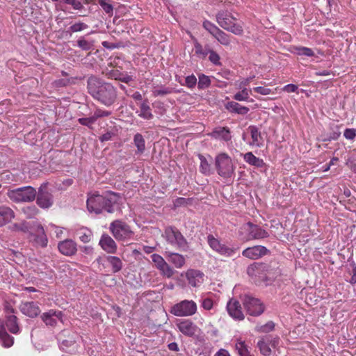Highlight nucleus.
<instances>
[{
  "label": "nucleus",
  "mask_w": 356,
  "mask_h": 356,
  "mask_svg": "<svg viewBox=\"0 0 356 356\" xmlns=\"http://www.w3.org/2000/svg\"><path fill=\"white\" fill-rule=\"evenodd\" d=\"M99 82L96 79H90L88 81L89 92L103 104L108 106L112 105L117 97L116 90L110 83H103L99 86L98 90L96 85Z\"/></svg>",
  "instance_id": "obj_1"
},
{
  "label": "nucleus",
  "mask_w": 356,
  "mask_h": 356,
  "mask_svg": "<svg viewBox=\"0 0 356 356\" xmlns=\"http://www.w3.org/2000/svg\"><path fill=\"white\" fill-rule=\"evenodd\" d=\"M109 231L118 241H128L134 239V232L131 227L122 220H115L111 222Z\"/></svg>",
  "instance_id": "obj_2"
},
{
  "label": "nucleus",
  "mask_w": 356,
  "mask_h": 356,
  "mask_svg": "<svg viewBox=\"0 0 356 356\" xmlns=\"http://www.w3.org/2000/svg\"><path fill=\"white\" fill-rule=\"evenodd\" d=\"M8 197L13 202H31L36 196V191L31 186L22 187L8 192Z\"/></svg>",
  "instance_id": "obj_3"
},
{
  "label": "nucleus",
  "mask_w": 356,
  "mask_h": 356,
  "mask_svg": "<svg viewBox=\"0 0 356 356\" xmlns=\"http://www.w3.org/2000/svg\"><path fill=\"white\" fill-rule=\"evenodd\" d=\"M197 311L196 303L193 300H184L172 307L170 313L176 316H188Z\"/></svg>",
  "instance_id": "obj_4"
},
{
  "label": "nucleus",
  "mask_w": 356,
  "mask_h": 356,
  "mask_svg": "<svg viewBox=\"0 0 356 356\" xmlns=\"http://www.w3.org/2000/svg\"><path fill=\"white\" fill-rule=\"evenodd\" d=\"M243 305L247 313L250 316H260L265 310V307L261 300L251 295L244 296Z\"/></svg>",
  "instance_id": "obj_5"
},
{
  "label": "nucleus",
  "mask_w": 356,
  "mask_h": 356,
  "mask_svg": "<svg viewBox=\"0 0 356 356\" xmlns=\"http://www.w3.org/2000/svg\"><path fill=\"white\" fill-rule=\"evenodd\" d=\"M164 236L172 245L183 248L186 245V241L181 233L175 227H169L165 229Z\"/></svg>",
  "instance_id": "obj_6"
},
{
  "label": "nucleus",
  "mask_w": 356,
  "mask_h": 356,
  "mask_svg": "<svg viewBox=\"0 0 356 356\" xmlns=\"http://www.w3.org/2000/svg\"><path fill=\"white\" fill-rule=\"evenodd\" d=\"M155 267L159 270L160 274L165 277L170 278L175 274L174 269L158 254H153L151 256Z\"/></svg>",
  "instance_id": "obj_7"
},
{
  "label": "nucleus",
  "mask_w": 356,
  "mask_h": 356,
  "mask_svg": "<svg viewBox=\"0 0 356 356\" xmlns=\"http://www.w3.org/2000/svg\"><path fill=\"white\" fill-rule=\"evenodd\" d=\"M270 254V251L263 245L248 247L242 252V255L246 258L256 260Z\"/></svg>",
  "instance_id": "obj_8"
},
{
  "label": "nucleus",
  "mask_w": 356,
  "mask_h": 356,
  "mask_svg": "<svg viewBox=\"0 0 356 356\" xmlns=\"http://www.w3.org/2000/svg\"><path fill=\"white\" fill-rule=\"evenodd\" d=\"M15 313L13 308H7L5 319L4 327H6L10 332L14 334L20 333V327L17 316L13 314Z\"/></svg>",
  "instance_id": "obj_9"
},
{
  "label": "nucleus",
  "mask_w": 356,
  "mask_h": 356,
  "mask_svg": "<svg viewBox=\"0 0 356 356\" xmlns=\"http://www.w3.org/2000/svg\"><path fill=\"white\" fill-rule=\"evenodd\" d=\"M104 195L93 194L87 200V207L90 212L100 213L104 211Z\"/></svg>",
  "instance_id": "obj_10"
},
{
  "label": "nucleus",
  "mask_w": 356,
  "mask_h": 356,
  "mask_svg": "<svg viewBox=\"0 0 356 356\" xmlns=\"http://www.w3.org/2000/svg\"><path fill=\"white\" fill-rule=\"evenodd\" d=\"M224 30L240 35L243 32L242 26L240 25L238 20L232 16L230 13H224Z\"/></svg>",
  "instance_id": "obj_11"
},
{
  "label": "nucleus",
  "mask_w": 356,
  "mask_h": 356,
  "mask_svg": "<svg viewBox=\"0 0 356 356\" xmlns=\"http://www.w3.org/2000/svg\"><path fill=\"white\" fill-rule=\"evenodd\" d=\"M185 276L189 285L193 287H199L204 279V274L202 271L193 268L187 270Z\"/></svg>",
  "instance_id": "obj_12"
},
{
  "label": "nucleus",
  "mask_w": 356,
  "mask_h": 356,
  "mask_svg": "<svg viewBox=\"0 0 356 356\" xmlns=\"http://www.w3.org/2000/svg\"><path fill=\"white\" fill-rule=\"evenodd\" d=\"M63 316L61 311L50 309L41 315V319L47 326L54 327L58 321H62Z\"/></svg>",
  "instance_id": "obj_13"
},
{
  "label": "nucleus",
  "mask_w": 356,
  "mask_h": 356,
  "mask_svg": "<svg viewBox=\"0 0 356 356\" xmlns=\"http://www.w3.org/2000/svg\"><path fill=\"white\" fill-rule=\"evenodd\" d=\"M104 211L108 213H113L114 211V206L120 204L122 198L121 196L116 193L111 191H106L104 193Z\"/></svg>",
  "instance_id": "obj_14"
},
{
  "label": "nucleus",
  "mask_w": 356,
  "mask_h": 356,
  "mask_svg": "<svg viewBox=\"0 0 356 356\" xmlns=\"http://www.w3.org/2000/svg\"><path fill=\"white\" fill-rule=\"evenodd\" d=\"M99 245L108 254H115L118 245L114 239L107 234L102 235L99 241Z\"/></svg>",
  "instance_id": "obj_15"
},
{
  "label": "nucleus",
  "mask_w": 356,
  "mask_h": 356,
  "mask_svg": "<svg viewBox=\"0 0 356 356\" xmlns=\"http://www.w3.org/2000/svg\"><path fill=\"white\" fill-rule=\"evenodd\" d=\"M35 234H30V240L33 241L35 245L44 248L47 245L48 239L45 234L43 227L37 225L35 228Z\"/></svg>",
  "instance_id": "obj_16"
},
{
  "label": "nucleus",
  "mask_w": 356,
  "mask_h": 356,
  "mask_svg": "<svg viewBox=\"0 0 356 356\" xmlns=\"http://www.w3.org/2000/svg\"><path fill=\"white\" fill-rule=\"evenodd\" d=\"M179 330L186 336L192 337L197 331V327L190 320H179L177 323Z\"/></svg>",
  "instance_id": "obj_17"
},
{
  "label": "nucleus",
  "mask_w": 356,
  "mask_h": 356,
  "mask_svg": "<svg viewBox=\"0 0 356 356\" xmlns=\"http://www.w3.org/2000/svg\"><path fill=\"white\" fill-rule=\"evenodd\" d=\"M227 311L229 316L234 319L242 320L244 315L241 311V307L238 301L229 300L226 306Z\"/></svg>",
  "instance_id": "obj_18"
},
{
  "label": "nucleus",
  "mask_w": 356,
  "mask_h": 356,
  "mask_svg": "<svg viewBox=\"0 0 356 356\" xmlns=\"http://www.w3.org/2000/svg\"><path fill=\"white\" fill-rule=\"evenodd\" d=\"M20 310L22 314L30 318H35L40 313L39 306L34 302H22L20 305Z\"/></svg>",
  "instance_id": "obj_19"
},
{
  "label": "nucleus",
  "mask_w": 356,
  "mask_h": 356,
  "mask_svg": "<svg viewBox=\"0 0 356 356\" xmlns=\"http://www.w3.org/2000/svg\"><path fill=\"white\" fill-rule=\"evenodd\" d=\"M248 225L249 226V239H261L269 236L268 232L259 225H254L252 222H248Z\"/></svg>",
  "instance_id": "obj_20"
},
{
  "label": "nucleus",
  "mask_w": 356,
  "mask_h": 356,
  "mask_svg": "<svg viewBox=\"0 0 356 356\" xmlns=\"http://www.w3.org/2000/svg\"><path fill=\"white\" fill-rule=\"evenodd\" d=\"M36 202L40 207L43 209L49 208L53 204L52 196L51 193L44 191L41 187L39 190Z\"/></svg>",
  "instance_id": "obj_21"
},
{
  "label": "nucleus",
  "mask_w": 356,
  "mask_h": 356,
  "mask_svg": "<svg viewBox=\"0 0 356 356\" xmlns=\"http://www.w3.org/2000/svg\"><path fill=\"white\" fill-rule=\"evenodd\" d=\"M60 252L66 256H71L76 252V244L72 240H65L58 243Z\"/></svg>",
  "instance_id": "obj_22"
},
{
  "label": "nucleus",
  "mask_w": 356,
  "mask_h": 356,
  "mask_svg": "<svg viewBox=\"0 0 356 356\" xmlns=\"http://www.w3.org/2000/svg\"><path fill=\"white\" fill-rule=\"evenodd\" d=\"M164 255L168 261L174 265L177 268H181L185 265V257L179 253L165 251Z\"/></svg>",
  "instance_id": "obj_23"
},
{
  "label": "nucleus",
  "mask_w": 356,
  "mask_h": 356,
  "mask_svg": "<svg viewBox=\"0 0 356 356\" xmlns=\"http://www.w3.org/2000/svg\"><path fill=\"white\" fill-rule=\"evenodd\" d=\"M15 218L14 211L8 207H0V227L5 225Z\"/></svg>",
  "instance_id": "obj_24"
},
{
  "label": "nucleus",
  "mask_w": 356,
  "mask_h": 356,
  "mask_svg": "<svg viewBox=\"0 0 356 356\" xmlns=\"http://www.w3.org/2000/svg\"><path fill=\"white\" fill-rule=\"evenodd\" d=\"M248 129L250 131L252 138V141L249 143V145L259 147H261L264 140L259 129L256 126L251 125L248 127Z\"/></svg>",
  "instance_id": "obj_25"
},
{
  "label": "nucleus",
  "mask_w": 356,
  "mask_h": 356,
  "mask_svg": "<svg viewBox=\"0 0 356 356\" xmlns=\"http://www.w3.org/2000/svg\"><path fill=\"white\" fill-rule=\"evenodd\" d=\"M0 343L4 348H10L14 343V338L8 334L3 323H0Z\"/></svg>",
  "instance_id": "obj_26"
},
{
  "label": "nucleus",
  "mask_w": 356,
  "mask_h": 356,
  "mask_svg": "<svg viewBox=\"0 0 356 356\" xmlns=\"http://www.w3.org/2000/svg\"><path fill=\"white\" fill-rule=\"evenodd\" d=\"M225 108L231 113H234L239 115H245L250 111L248 107L242 106L236 102H229L227 104H226Z\"/></svg>",
  "instance_id": "obj_27"
},
{
  "label": "nucleus",
  "mask_w": 356,
  "mask_h": 356,
  "mask_svg": "<svg viewBox=\"0 0 356 356\" xmlns=\"http://www.w3.org/2000/svg\"><path fill=\"white\" fill-rule=\"evenodd\" d=\"M243 159L246 163L257 168H261L266 165L263 159L256 157L251 152L245 153Z\"/></svg>",
  "instance_id": "obj_28"
},
{
  "label": "nucleus",
  "mask_w": 356,
  "mask_h": 356,
  "mask_svg": "<svg viewBox=\"0 0 356 356\" xmlns=\"http://www.w3.org/2000/svg\"><path fill=\"white\" fill-rule=\"evenodd\" d=\"M138 116L145 120H151L153 118V114L152 113V110L147 99L144 100L140 104V111Z\"/></svg>",
  "instance_id": "obj_29"
},
{
  "label": "nucleus",
  "mask_w": 356,
  "mask_h": 356,
  "mask_svg": "<svg viewBox=\"0 0 356 356\" xmlns=\"http://www.w3.org/2000/svg\"><path fill=\"white\" fill-rule=\"evenodd\" d=\"M106 261L111 266L112 272L113 273H118L122 269L123 263L119 257L115 256H108L106 257Z\"/></svg>",
  "instance_id": "obj_30"
},
{
  "label": "nucleus",
  "mask_w": 356,
  "mask_h": 356,
  "mask_svg": "<svg viewBox=\"0 0 356 356\" xmlns=\"http://www.w3.org/2000/svg\"><path fill=\"white\" fill-rule=\"evenodd\" d=\"M76 235L84 243H88L92 238V232L86 227H81L76 231Z\"/></svg>",
  "instance_id": "obj_31"
},
{
  "label": "nucleus",
  "mask_w": 356,
  "mask_h": 356,
  "mask_svg": "<svg viewBox=\"0 0 356 356\" xmlns=\"http://www.w3.org/2000/svg\"><path fill=\"white\" fill-rule=\"evenodd\" d=\"M267 265L262 262H254L248 266L247 268V273L250 276H256L257 273L264 270L267 268Z\"/></svg>",
  "instance_id": "obj_32"
},
{
  "label": "nucleus",
  "mask_w": 356,
  "mask_h": 356,
  "mask_svg": "<svg viewBox=\"0 0 356 356\" xmlns=\"http://www.w3.org/2000/svg\"><path fill=\"white\" fill-rule=\"evenodd\" d=\"M224 178H230L234 175V166L231 159L224 153Z\"/></svg>",
  "instance_id": "obj_33"
},
{
  "label": "nucleus",
  "mask_w": 356,
  "mask_h": 356,
  "mask_svg": "<svg viewBox=\"0 0 356 356\" xmlns=\"http://www.w3.org/2000/svg\"><path fill=\"white\" fill-rule=\"evenodd\" d=\"M175 92L173 88L171 87H165L163 86H154L152 89V95L154 97L158 96H164L169 94H171Z\"/></svg>",
  "instance_id": "obj_34"
},
{
  "label": "nucleus",
  "mask_w": 356,
  "mask_h": 356,
  "mask_svg": "<svg viewBox=\"0 0 356 356\" xmlns=\"http://www.w3.org/2000/svg\"><path fill=\"white\" fill-rule=\"evenodd\" d=\"M204 27L212 35H213L219 42H220L221 38V31L214 24L211 23L210 22L206 21L204 22Z\"/></svg>",
  "instance_id": "obj_35"
},
{
  "label": "nucleus",
  "mask_w": 356,
  "mask_h": 356,
  "mask_svg": "<svg viewBox=\"0 0 356 356\" xmlns=\"http://www.w3.org/2000/svg\"><path fill=\"white\" fill-rule=\"evenodd\" d=\"M257 346L259 348L261 353L264 356H269L271 354V349L269 347V343L264 337H262L257 342Z\"/></svg>",
  "instance_id": "obj_36"
},
{
  "label": "nucleus",
  "mask_w": 356,
  "mask_h": 356,
  "mask_svg": "<svg viewBox=\"0 0 356 356\" xmlns=\"http://www.w3.org/2000/svg\"><path fill=\"white\" fill-rule=\"evenodd\" d=\"M134 143L137 147L138 152L143 153L145 149V142L140 134H136L134 138Z\"/></svg>",
  "instance_id": "obj_37"
},
{
  "label": "nucleus",
  "mask_w": 356,
  "mask_h": 356,
  "mask_svg": "<svg viewBox=\"0 0 356 356\" xmlns=\"http://www.w3.org/2000/svg\"><path fill=\"white\" fill-rule=\"evenodd\" d=\"M208 243L213 250L218 252H220L222 250V246L220 241L212 235L208 236Z\"/></svg>",
  "instance_id": "obj_38"
},
{
  "label": "nucleus",
  "mask_w": 356,
  "mask_h": 356,
  "mask_svg": "<svg viewBox=\"0 0 356 356\" xmlns=\"http://www.w3.org/2000/svg\"><path fill=\"white\" fill-rule=\"evenodd\" d=\"M275 323L272 321H270L267 322L265 325H257L256 327V330L261 333H268L273 331L275 329Z\"/></svg>",
  "instance_id": "obj_39"
},
{
  "label": "nucleus",
  "mask_w": 356,
  "mask_h": 356,
  "mask_svg": "<svg viewBox=\"0 0 356 356\" xmlns=\"http://www.w3.org/2000/svg\"><path fill=\"white\" fill-rule=\"evenodd\" d=\"M296 54L299 56H305L312 57L314 55L313 50L310 48L305 47H298L295 48Z\"/></svg>",
  "instance_id": "obj_40"
},
{
  "label": "nucleus",
  "mask_w": 356,
  "mask_h": 356,
  "mask_svg": "<svg viewBox=\"0 0 356 356\" xmlns=\"http://www.w3.org/2000/svg\"><path fill=\"white\" fill-rule=\"evenodd\" d=\"M236 349L240 356H249L250 352L244 341H240L236 344Z\"/></svg>",
  "instance_id": "obj_41"
},
{
  "label": "nucleus",
  "mask_w": 356,
  "mask_h": 356,
  "mask_svg": "<svg viewBox=\"0 0 356 356\" xmlns=\"http://www.w3.org/2000/svg\"><path fill=\"white\" fill-rule=\"evenodd\" d=\"M99 4L108 15L111 16L113 15V7L107 0H99Z\"/></svg>",
  "instance_id": "obj_42"
},
{
  "label": "nucleus",
  "mask_w": 356,
  "mask_h": 356,
  "mask_svg": "<svg viewBox=\"0 0 356 356\" xmlns=\"http://www.w3.org/2000/svg\"><path fill=\"white\" fill-rule=\"evenodd\" d=\"M195 53L197 54L200 58H204L207 56H209L210 51V49L207 47L203 48L200 44H197L195 46Z\"/></svg>",
  "instance_id": "obj_43"
},
{
  "label": "nucleus",
  "mask_w": 356,
  "mask_h": 356,
  "mask_svg": "<svg viewBox=\"0 0 356 356\" xmlns=\"http://www.w3.org/2000/svg\"><path fill=\"white\" fill-rule=\"evenodd\" d=\"M249 98V94L247 88L243 89L241 92L236 93L234 99L237 101H246Z\"/></svg>",
  "instance_id": "obj_44"
},
{
  "label": "nucleus",
  "mask_w": 356,
  "mask_h": 356,
  "mask_svg": "<svg viewBox=\"0 0 356 356\" xmlns=\"http://www.w3.org/2000/svg\"><path fill=\"white\" fill-rule=\"evenodd\" d=\"M152 105L156 113L159 115H163L165 113L166 109L163 102L161 101H156L153 103Z\"/></svg>",
  "instance_id": "obj_45"
},
{
  "label": "nucleus",
  "mask_w": 356,
  "mask_h": 356,
  "mask_svg": "<svg viewBox=\"0 0 356 356\" xmlns=\"http://www.w3.org/2000/svg\"><path fill=\"white\" fill-rule=\"evenodd\" d=\"M210 84V79L209 76L201 74L199 76L198 87L199 88H207Z\"/></svg>",
  "instance_id": "obj_46"
},
{
  "label": "nucleus",
  "mask_w": 356,
  "mask_h": 356,
  "mask_svg": "<svg viewBox=\"0 0 356 356\" xmlns=\"http://www.w3.org/2000/svg\"><path fill=\"white\" fill-rule=\"evenodd\" d=\"M78 46L82 49L83 50H90L92 47L93 46V44L83 38H80L77 41Z\"/></svg>",
  "instance_id": "obj_47"
},
{
  "label": "nucleus",
  "mask_w": 356,
  "mask_h": 356,
  "mask_svg": "<svg viewBox=\"0 0 356 356\" xmlns=\"http://www.w3.org/2000/svg\"><path fill=\"white\" fill-rule=\"evenodd\" d=\"M13 229L15 231H22L24 233L29 232V227L26 222L14 224Z\"/></svg>",
  "instance_id": "obj_48"
},
{
  "label": "nucleus",
  "mask_w": 356,
  "mask_h": 356,
  "mask_svg": "<svg viewBox=\"0 0 356 356\" xmlns=\"http://www.w3.org/2000/svg\"><path fill=\"white\" fill-rule=\"evenodd\" d=\"M61 3L70 5L75 10H80L83 7V5L79 0H62Z\"/></svg>",
  "instance_id": "obj_49"
},
{
  "label": "nucleus",
  "mask_w": 356,
  "mask_h": 356,
  "mask_svg": "<svg viewBox=\"0 0 356 356\" xmlns=\"http://www.w3.org/2000/svg\"><path fill=\"white\" fill-rule=\"evenodd\" d=\"M238 248H229L224 246V256L239 257Z\"/></svg>",
  "instance_id": "obj_50"
},
{
  "label": "nucleus",
  "mask_w": 356,
  "mask_h": 356,
  "mask_svg": "<svg viewBox=\"0 0 356 356\" xmlns=\"http://www.w3.org/2000/svg\"><path fill=\"white\" fill-rule=\"evenodd\" d=\"M88 26L87 24L83 22L75 23L70 27L72 32H78L87 29Z\"/></svg>",
  "instance_id": "obj_51"
},
{
  "label": "nucleus",
  "mask_w": 356,
  "mask_h": 356,
  "mask_svg": "<svg viewBox=\"0 0 356 356\" xmlns=\"http://www.w3.org/2000/svg\"><path fill=\"white\" fill-rule=\"evenodd\" d=\"M95 119L94 116H91L90 118H79L78 122L82 124L87 127H90L92 124H93L95 122Z\"/></svg>",
  "instance_id": "obj_52"
},
{
  "label": "nucleus",
  "mask_w": 356,
  "mask_h": 356,
  "mask_svg": "<svg viewBox=\"0 0 356 356\" xmlns=\"http://www.w3.org/2000/svg\"><path fill=\"white\" fill-rule=\"evenodd\" d=\"M111 111L102 110V109H97L95 111L93 116H94L95 120H97L99 118L107 117V116L111 115Z\"/></svg>",
  "instance_id": "obj_53"
},
{
  "label": "nucleus",
  "mask_w": 356,
  "mask_h": 356,
  "mask_svg": "<svg viewBox=\"0 0 356 356\" xmlns=\"http://www.w3.org/2000/svg\"><path fill=\"white\" fill-rule=\"evenodd\" d=\"M209 60L215 65H219L220 64L219 55L211 49L210 50V51H209Z\"/></svg>",
  "instance_id": "obj_54"
},
{
  "label": "nucleus",
  "mask_w": 356,
  "mask_h": 356,
  "mask_svg": "<svg viewBox=\"0 0 356 356\" xmlns=\"http://www.w3.org/2000/svg\"><path fill=\"white\" fill-rule=\"evenodd\" d=\"M185 81L186 86L190 88H194L197 83V79L194 75L188 76Z\"/></svg>",
  "instance_id": "obj_55"
},
{
  "label": "nucleus",
  "mask_w": 356,
  "mask_h": 356,
  "mask_svg": "<svg viewBox=\"0 0 356 356\" xmlns=\"http://www.w3.org/2000/svg\"><path fill=\"white\" fill-rule=\"evenodd\" d=\"M343 136L346 139L353 140L356 136V130L355 129H346Z\"/></svg>",
  "instance_id": "obj_56"
},
{
  "label": "nucleus",
  "mask_w": 356,
  "mask_h": 356,
  "mask_svg": "<svg viewBox=\"0 0 356 356\" xmlns=\"http://www.w3.org/2000/svg\"><path fill=\"white\" fill-rule=\"evenodd\" d=\"M267 342L273 348H275L278 346L280 343V337H275L274 338L270 339V336L264 337Z\"/></svg>",
  "instance_id": "obj_57"
},
{
  "label": "nucleus",
  "mask_w": 356,
  "mask_h": 356,
  "mask_svg": "<svg viewBox=\"0 0 356 356\" xmlns=\"http://www.w3.org/2000/svg\"><path fill=\"white\" fill-rule=\"evenodd\" d=\"M201 159V164H200V170L204 174H207L209 172V165L206 161L205 159L202 158V156L200 158Z\"/></svg>",
  "instance_id": "obj_58"
},
{
  "label": "nucleus",
  "mask_w": 356,
  "mask_h": 356,
  "mask_svg": "<svg viewBox=\"0 0 356 356\" xmlns=\"http://www.w3.org/2000/svg\"><path fill=\"white\" fill-rule=\"evenodd\" d=\"M254 91L261 95H267L271 92V90L270 88L258 86L254 88Z\"/></svg>",
  "instance_id": "obj_59"
},
{
  "label": "nucleus",
  "mask_w": 356,
  "mask_h": 356,
  "mask_svg": "<svg viewBox=\"0 0 356 356\" xmlns=\"http://www.w3.org/2000/svg\"><path fill=\"white\" fill-rule=\"evenodd\" d=\"M74 79H59L55 81L56 86L58 87L65 86L73 83Z\"/></svg>",
  "instance_id": "obj_60"
},
{
  "label": "nucleus",
  "mask_w": 356,
  "mask_h": 356,
  "mask_svg": "<svg viewBox=\"0 0 356 356\" xmlns=\"http://www.w3.org/2000/svg\"><path fill=\"white\" fill-rule=\"evenodd\" d=\"M202 307L207 310H209L213 307V301L210 298H205L202 301Z\"/></svg>",
  "instance_id": "obj_61"
},
{
  "label": "nucleus",
  "mask_w": 356,
  "mask_h": 356,
  "mask_svg": "<svg viewBox=\"0 0 356 356\" xmlns=\"http://www.w3.org/2000/svg\"><path fill=\"white\" fill-rule=\"evenodd\" d=\"M298 86L293 83H289L284 87V90L287 92H294L298 90Z\"/></svg>",
  "instance_id": "obj_62"
},
{
  "label": "nucleus",
  "mask_w": 356,
  "mask_h": 356,
  "mask_svg": "<svg viewBox=\"0 0 356 356\" xmlns=\"http://www.w3.org/2000/svg\"><path fill=\"white\" fill-rule=\"evenodd\" d=\"M188 200L184 197H178L175 201V206L180 207L188 204Z\"/></svg>",
  "instance_id": "obj_63"
},
{
  "label": "nucleus",
  "mask_w": 356,
  "mask_h": 356,
  "mask_svg": "<svg viewBox=\"0 0 356 356\" xmlns=\"http://www.w3.org/2000/svg\"><path fill=\"white\" fill-rule=\"evenodd\" d=\"M224 78L227 80L232 79V77L234 76V72L233 71H230L229 70H225L224 69Z\"/></svg>",
  "instance_id": "obj_64"
}]
</instances>
